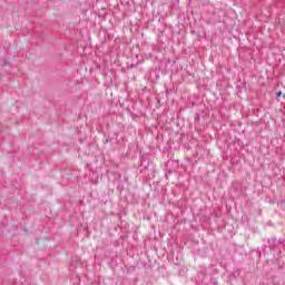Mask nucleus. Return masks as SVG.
I'll list each match as a JSON object with an SVG mask.
<instances>
[{"label":"nucleus","mask_w":285,"mask_h":285,"mask_svg":"<svg viewBox=\"0 0 285 285\" xmlns=\"http://www.w3.org/2000/svg\"><path fill=\"white\" fill-rule=\"evenodd\" d=\"M276 95L277 97H282V91H278Z\"/></svg>","instance_id":"obj_1"},{"label":"nucleus","mask_w":285,"mask_h":285,"mask_svg":"<svg viewBox=\"0 0 285 285\" xmlns=\"http://www.w3.org/2000/svg\"><path fill=\"white\" fill-rule=\"evenodd\" d=\"M4 66H8V61L7 60H4Z\"/></svg>","instance_id":"obj_2"}]
</instances>
